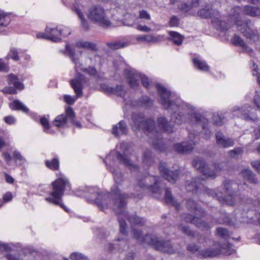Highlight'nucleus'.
Returning a JSON list of instances; mask_svg holds the SVG:
<instances>
[{
	"instance_id": "obj_1",
	"label": "nucleus",
	"mask_w": 260,
	"mask_h": 260,
	"mask_svg": "<svg viewBox=\"0 0 260 260\" xmlns=\"http://www.w3.org/2000/svg\"><path fill=\"white\" fill-rule=\"evenodd\" d=\"M202 181L203 179L200 178H192L191 181L187 180L185 183V188L188 191H191L193 193L203 190L208 196L217 198L223 205L233 206L235 204L237 191L234 189H236V187L238 186L236 183L231 180H225L223 183V191L216 192L204 186L202 183Z\"/></svg>"
},
{
	"instance_id": "obj_2",
	"label": "nucleus",
	"mask_w": 260,
	"mask_h": 260,
	"mask_svg": "<svg viewBox=\"0 0 260 260\" xmlns=\"http://www.w3.org/2000/svg\"><path fill=\"white\" fill-rule=\"evenodd\" d=\"M51 190L48 193L49 197L45 198L47 202L55 205L59 206L67 212L69 209L62 203V197L66 188H71V185L69 179L65 176L59 177L51 184Z\"/></svg>"
},
{
	"instance_id": "obj_3",
	"label": "nucleus",
	"mask_w": 260,
	"mask_h": 260,
	"mask_svg": "<svg viewBox=\"0 0 260 260\" xmlns=\"http://www.w3.org/2000/svg\"><path fill=\"white\" fill-rule=\"evenodd\" d=\"M134 238L139 241L142 244H148L152 246L158 251L162 252L173 253L174 252V248L170 241H165L160 239L155 235L147 234L143 236L142 232L133 229Z\"/></svg>"
},
{
	"instance_id": "obj_4",
	"label": "nucleus",
	"mask_w": 260,
	"mask_h": 260,
	"mask_svg": "<svg viewBox=\"0 0 260 260\" xmlns=\"http://www.w3.org/2000/svg\"><path fill=\"white\" fill-rule=\"evenodd\" d=\"M67 51L70 55L72 61L75 64V70L77 72L75 77L71 80L70 84L74 89L76 96L75 98L69 95H65L63 97L64 101L69 105L73 104L77 98L82 95V85L84 82V77L79 73H78V68L80 66L78 59L74 57V51L69 45H66Z\"/></svg>"
},
{
	"instance_id": "obj_5",
	"label": "nucleus",
	"mask_w": 260,
	"mask_h": 260,
	"mask_svg": "<svg viewBox=\"0 0 260 260\" xmlns=\"http://www.w3.org/2000/svg\"><path fill=\"white\" fill-rule=\"evenodd\" d=\"M186 206L187 209L194 212L195 215H191L189 214H185L183 218L186 222H189L195 224L199 229L202 230H208L211 226L208 223L202 220L201 217L204 216L205 211L202 209L193 200L188 199L187 201Z\"/></svg>"
},
{
	"instance_id": "obj_6",
	"label": "nucleus",
	"mask_w": 260,
	"mask_h": 260,
	"mask_svg": "<svg viewBox=\"0 0 260 260\" xmlns=\"http://www.w3.org/2000/svg\"><path fill=\"white\" fill-rule=\"evenodd\" d=\"M110 172L113 174V178L116 186L113 187L112 189V192L117 196L116 199L113 201L114 204L113 210L116 213H119L123 211V209L126 204V200L131 198L128 194H121L120 190L118 188V185L121 183L123 180V176L121 172H116L115 169L110 167L109 168Z\"/></svg>"
},
{
	"instance_id": "obj_7",
	"label": "nucleus",
	"mask_w": 260,
	"mask_h": 260,
	"mask_svg": "<svg viewBox=\"0 0 260 260\" xmlns=\"http://www.w3.org/2000/svg\"><path fill=\"white\" fill-rule=\"evenodd\" d=\"M88 18L103 27H108L111 22L108 19L104 8L100 5H93L90 7L87 14Z\"/></svg>"
},
{
	"instance_id": "obj_8",
	"label": "nucleus",
	"mask_w": 260,
	"mask_h": 260,
	"mask_svg": "<svg viewBox=\"0 0 260 260\" xmlns=\"http://www.w3.org/2000/svg\"><path fill=\"white\" fill-rule=\"evenodd\" d=\"M126 206V205L124 207L123 211H121V212L117 213L115 211V213L118 215V220L119 223L120 232L121 234L125 236H127L126 231L127 225L125 221L123 220L121 218V216H123L125 217H126L128 221L134 225L143 226L146 222V220L144 218H141L136 215H133L128 216L127 213L125 211Z\"/></svg>"
},
{
	"instance_id": "obj_9",
	"label": "nucleus",
	"mask_w": 260,
	"mask_h": 260,
	"mask_svg": "<svg viewBox=\"0 0 260 260\" xmlns=\"http://www.w3.org/2000/svg\"><path fill=\"white\" fill-rule=\"evenodd\" d=\"M159 177L150 176L146 177L145 178L139 176L137 178L139 186L143 189H148L153 193H157L158 196L160 194V189L158 186Z\"/></svg>"
},
{
	"instance_id": "obj_10",
	"label": "nucleus",
	"mask_w": 260,
	"mask_h": 260,
	"mask_svg": "<svg viewBox=\"0 0 260 260\" xmlns=\"http://www.w3.org/2000/svg\"><path fill=\"white\" fill-rule=\"evenodd\" d=\"M236 24L238 29L248 39L255 42L259 38V34L257 30L253 28L250 20L242 23L239 20H236Z\"/></svg>"
},
{
	"instance_id": "obj_11",
	"label": "nucleus",
	"mask_w": 260,
	"mask_h": 260,
	"mask_svg": "<svg viewBox=\"0 0 260 260\" xmlns=\"http://www.w3.org/2000/svg\"><path fill=\"white\" fill-rule=\"evenodd\" d=\"M124 73L131 87L135 88L137 87L139 84L140 79L144 87L147 88L149 87L150 84L149 80L145 76L141 75L134 70L129 69H126L124 71Z\"/></svg>"
},
{
	"instance_id": "obj_12",
	"label": "nucleus",
	"mask_w": 260,
	"mask_h": 260,
	"mask_svg": "<svg viewBox=\"0 0 260 260\" xmlns=\"http://www.w3.org/2000/svg\"><path fill=\"white\" fill-rule=\"evenodd\" d=\"M148 137H153L151 142L154 148L160 152H165L168 149V146L164 143L162 138V131H143Z\"/></svg>"
},
{
	"instance_id": "obj_13",
	"label": "nucleus",
	"mask_w": 260,
	"mask_h": 260,
	"mask_svg": "<svg viewBox=\"0 0 260 260\" xmlns=\"http://www.w3.org/2000/svg\"><path fill=\"white\" fill-rule=\"evenodd\" d=\"M159 170L162 177L168 181L175 183L179 178L181 174V170L172 171L169 170L165 162H160L159 165Z\"/></svg>"
},
{
	"instance_id": "obj_14",
	"label": "nucleus",
	"mask_w": 260,
	"mask_h": 260,
	"mask_svg": "<svg viewBox=\"0 0 260 260\" xmlns=\"http://www.w3.org/2000/svg\"><path fill=\"white\" fill-rule=\"evenodd\" d=\"M134 123L136 128L141 130H153L155 122L152 119H145L142 115L134 116Z\"/></svg>"
},
{
	"instance_id": "obj_15",
	"label": "nucleus",
	"mask_w": 260,
	"mask_h": 260,
	"mask_svg": "<svg viewBox=\"0 0 260 260\" xmlns=\"http://www.w3.org/2000/svg\"><path fill=\"white\" fill-rule=\"evenodd\" d=\"M192 166L200 172L205 178H215L214 171L210 170L205 161L199 158H195L192 161Z\"/></svg>"
},
{
	"instance_id": "obj_16",
	"label": "nucleus",
	"mask_w": 260,
	"mask_h": 260,
	"mask_svg": "<svg viewBox=\"0 0 260 260\" xmlns=\"http://www.w3.org/2000/svg\"><path fill=\"white\" fill-rule=\"evenodd\" d=\"M156 88L160 95L161 104L165 106V108L167 109H173V107L175 106V104L169 100L170 97L172 95L170 92L159 84L156 85Z\"/></svg>"
},
{
	"instance_id": "obj_17",
	"label": "nucleus",
	"mask_w": 260,
	"mask_h": 260,
	"mask_svg": "<svg viewBox=\"0 0 260 260\" xmlns=\"http://www.w3.org/2000/svg\"><path fill=\"white\" fill-rule=\"evenodd\" d=\"M198 15L203 18L218 19L219 17V12L216 10L213 9L210 5H207L198 11Z\"/></svg>"
},
{
	"instance_id": "obj_18",
	"label": "nucleus",
	"mask_w": 260,
	"mask_h": 260,
	"mask_svg": "<svg viewBox=\"0 0 260 260\" xmlns=\"http://www.w3.org/2000/svg\"><path fill=\"white\" fill-rule=\"evenodd\" d=\"M196 144L193 140L190 142H184L180 143H176L174 145L175 150L179 153H186L191 152L193 149V146Z\"/></svg>"
},
{
	"instance_id": "obj_19",
	"label": "nucleus",
	"mask_w": 260,
	"mask_h": 260,
	"mask_svg": "<svg viewBox=\"0 0 260 260\" xmlns=\"http://www.w3.org/2000/svg\"><path fill=\"white\" fill-rule=\"evenodd\" d=\"M94 196L95 197L94 201L102 210L109 207L111 202L109 194L95 193Z\"/></svg>"
},
{
	"instance_id": "obj_20",
	"label": "nucleus",
	"mask_w": 260,
	"mask_h": 260,
	"mask_svg": "<svg viewBox=\"0 0 260 260\" xmlns=\"http://www.w3.org/2000/svg\"><path fill=\"white\" fill-rule=\"evenodd\" d=\"M216 143L219 146L222 148H228L234 145V140L229 138L225 137L220 132L216 134Z\"/></svg>"
},
{
	"instance_id": "obj_21",
	"label": "nucleus",
	"mask_w": 260,
	"mask_h": 260,
	"mask_svg": "<svg viewBox=\"0 0 260 260\" xmlns=\"http://www.w3.org/2000/svg\"><path fill=\"white\" fill-rule=\"evenodd\" d=\"M220 253V249L210 248L199 251L198 253V257L200 258L213 257L217 256Z\"/></svg>"
},
{
	"instance_id": "obj_22",
	"label": "nucleus",
	"mask_w": 260,
	"mask_h": 260,
	"mask_svg": "<svg viewBox=\"0 0 260 260\" xmlns=\"http://www.w3.org/2000/svg\"><path fill=\"white\" fill-rule=\"evenodd\" d=\"M163 39L162 36H154L152 35H146L142 36H137L136 40L138 42H146V43H157L161 41Z\"/></svg>"
},
{
	"instance_id": "obj_23",
	"label": "nucleus",
	"mask_w": 260,
	"mask_h": 260,
	"mask_svg": "<svg viewBox=\"0 0 260 260\" xmlns=\"http://www.w3.org/2000/svg\"><path fill=\"white\" fill-rule=\"evenodd\" d=\"M117 157L120 162L128 167L132 172L137 171L139 170L138 166L133 164L129 158L125 154L118 152Z\"/></svg>"
},
{
	"instance_id": "obj_24",
	"label": "nucleus",
	"mask_w": 260,
	"mask_h": 260,
	"mask_svg": "<svg viewBox=\"0 0 260 260\" xmlns=\"http://www.w3.org/2000/svg\"><path fill=\"white\" fill-rule=\"evenodd\" d=\"M102 88L105 91L109 93H112L121 97L125 95V91L121 86H117L113 88L107 85L103 84L102 85Z\"/></svg>"
},
{
	"instance_id": "obj_25",
	"label": "nucleus",
	"mask_w": 260,
	"mask_h": 260,
	"mask_svg": "<svg viewBox=\"0 0 260 260\" xmlns=\"http://www.w3.org/2000/svg\"><path fill=\"white\" fill-rule=\"evenodd\" d=\"M248 109H251V108L249 106H245L244 108H242L241 110H238L233 111L239 115L240 113L246 120H251L255 121L257 118L255 116L252 115V113H250V110Z\"/></svg>"
},
{
	"instance_id": "obj_26",
	"label": "nucleus",
	"mask_w": 260,
	"mask_h": 260,
	"mask_svg": "<svg viewBox=\"0 0 260 260\" xmlns=\"http://www.w3.org/2000/svg\"><path fill=\"white\" fill-rule=\"evenodd\" d=\"M165 201L167 204L173 206L176 208V210H179L180 204L173 198L171 190L168 188H166Z\"/></svg>"
},
{
	"instance_id": "obj_27",
	"label": "nucleus",
	"mask_w": 260,
	"mask_h": 260,
	"mask_svg": "<svg viewBox=\"0 0 260 260\" xmlns=\"http://www.w3.org/2000/svg\"><path fill=\"white\" fill-rule=\"evenodd\" d=\"M68 115L65 114H62L56 117L52 122V124L57 127H62L67 123Z\"/></svg>"
},
{
	"instance_id": "obj_28",
	"label": "nucleus",
	"mask_w": 260,
	"mask_h": 260,
	"mask_svg": "<svg viewBox=\"0 0 260 260\" xmlns=\"http://www.w3.org/2000/svg\"><path fill=\"white\" fill-rule=\"evenodd\" d=\"M45 165L48 169L53 171H58L59 169V160L57 157H54L51 160H46Z\"/></svg>"
},
{
	"instance_id": "obj_29",
	"label": "nucleus",
	"mask_w": 260,
	"mask_h": 260,
	"mask_svg": "<svg viewBox=\"0 0 260 260\" xmlns=\"http://www.w3.org/2000/svg\"><path fill=\"white\" fill-rule=\"evenodd\" d=\"M10 107L14 110L21 111L25 113H28L29 109L21 102L15 100L10 104Z\"/></svg>"
},
{
	"instance_id": "obj_30",
	"label": "nucleus",
	"mask_w": 260,
	"mask_h": 260,
	"mask_svg": "<svg viewBox=\"0 0 260 260\" xmlns=\"http://www.w3.org/2000/svg\"><path fill=\"white\" fill-rule=\"evenodd\" d=\"M241 173L244 179L249 182L254 184L257 183V180L255 177L254 174L250 169H244L241 171Z\"/></svg>"
},
{
	"instance_id": "obj_31",
	"label": "nucleus",
	"mask_w": 260,
	"mask_h": 260,
	"mask_svg": "<svg viewBox=\"0 0 260 260\" xmlns=\"http://www.w3.org/2000/svg\"><path fill=\"white\" fill-rule=\"evenodd\" d=\"M232 43L236 46H241L243 49L246 50L249 54L252 52L251 49H249L243 40L239 36L235 35L232 39Z\"/></svg>"
},
{
	"instance_id": "obj_32",
	"label": "nucleus",
	"mask_w": 260,
	"mask_h": 260,
	"mask_svg": "<svg viewBox=\"0 0 260 260\" xmlns=\"http://www.w3.org/2000/svg\"><path fill=\"white\" fill-rule=\"evenodd\" d=\"M66 113H67L68 118L71 120L73 124L78 128H81L82 125L81 123L76 120H75V114L74 112L73 109L71 107H68L66 109Z\"/></svg>"
},
{
	"instance_id": "obj_33",
	"label": "nucleus",
	"mask_w": 260,
	"mask_h": 260,
	"mask_svg": "<svg viewBox=\"0 0 260 260\" xmlns=\"http://www.w3.org/2000/svg\"><path fill=\"white\" fill-rule=\"evenodd\" d=\"M243 14L250 16H256L260 14V9L257 7L246 6L243 9Z\"/></svg>"
},
{
	"instance_id": "obj_34",
	"label": "nucleus",
	"mask_w": 260,
	"mask_h": 260,
	"mask_svg": "<svg viewBox=\"0 0 260 260\" xmlns=\"http://www.w3.org/2000/svg\"><path fill=\"white\" fill-rule=\"evenodd\" d=\"M191 117L194 119L196 122L202 126L203 129L207 128L206 125L208 124V120L200 114L193 113Z\"/></svg>"
},
{
	"instance_id": "obj_35",
	"label": "nucleus",
	"mask_w": 260,
	"mask_h": 260,
	"mask_svg": "<svg viewBox=\"0 0 260 260\" xmlns=\"http://www.w3.org/2000/svg\"><path fill=\"white\" fill-rule=\"evenodd\" d=\"M74 10L78 15L79 19L81 20V25L84 30L87 31L89 28V25L88 21L84 18L83 15L80 9L76 7H74Z\"/></svg>"
},
{
	"instance_id": "obj_36",
	"label": "nucleus",
	"mask_w": 260,
	"mask_h": 260,
	"mask_svg": "<svg viewBox=\"0 0 260 260\" xmlns=\"http://www.w3.org/2000/svg\"><path fill=\"white\" fill-rule=\"evenodd\" d=\"M8 82L9 85H13L18 89H23V85L18 81L17 77L13 74H10L9 75Z\"/></svg>"
},
{
	"instance_id": "obj_37",
	"label": "nucleus",
	"mask_w": 260,
	"mask_h": 260,
	"mask_svg": "<svg viewBox=\"0 0 260 260\" xmlns=\"http://www.w3.org/2000/svg\"><path fill=\"white\" fill-rule=\"evenodd\" d=\"M169 35L171 37L172 40L175 44L178 46L182 44L184 38L183 36L176 31H170Z\"/></svg>"
},
{
	"instance_id": "obj_38",
	"label": "nucleus",
	"mask_w": 260,
	"mask_h": 260,
	"mask_svg": "<svg viewBox=\"0 0 260 260\" xmlns=\"http://www.w3.org/2000/svg\"><path fill=\"white\" fill-rule=\"evenodd\" d=\"M107 45L111 49L116 50L127 46L128 43L125 42L117 41L107 42Z\"/></svg>"
},
{
	"instance_id": "obj_39",
	"label": "nucleus",
	"mask_w": 260,
	"mask_h": 260,
	"mask_svg": "<svg viewBox=\"0 0 260 260\" xmlns=\"http://www.w3.org/2000/svg\"><path fill=\"white\" fill-rule=\"evenodd\" d=\"M76 45L78 48H83L91 50H94L96 48L95 44L87 41H79L76 43Z\"/></svg>"
},
{
	"instance_id": "obj_40",
	"label": "nucleus",
	"mask_w": 260,
	"mask_h": 260,
	"mask_svg": "<svg viewBox=\"0 0 260 260\" xmlns=\"http://www.w3.org/2000/svg\"><path fill=\"white\" fill-rule=\"evenodd\" d=\"M193 62L194 66L199 70L207 71L209 69V66L205 62L202 61L197 58H195L193 59Z\"/></svg>"
},
{
	"instance_id": "obj_41",
	"label": "nucleus",
	"mask_w": 260,
	"mask_h": 260,
	"mask_svg": "<svg viewBox=\"0 0 260 260\" xmlns=\"http://www.w3.org/2000/svg\"><path fill=\"white\" fill-rule=\"evenodd\" d=\"M143 163L147 166H151L153 163V158L151 156V152L149 150H146L143 155Z\"/></svg>"
},
{
	"instance_id": "obj_42",
	"label": "nucleus",
	"mask_w": 260,
	"mask_h": 260,
	"mask_svg": "<svg viewBox=\"0 0 260 260\" xmlns=\"http://www.w3.org/2000/svg\"><path fill=\"white\" fill-rule=\"evenodd\" d=\"M224 116L218 113H215L213 114L212 120L213 123L216 125H221L223 123Z\"/></svg>"
},
{
	"instance_id": "obj_43",
	"label": "nucleus",
	"mask_w": 260,
	"mask_h": 260,
	"mask_svg": "<svg viewBox=\"0 0 260 260\" xmlns=\"http://www.w3.org/2000/svg\"><path fill=\"white\" fill-rule=\"evenodd\" d=\"M37 37L38 38H42L49 40L54 42H59L61 40L60 39H59V38L57 37L56 36L52 34L51 36H48V35L45 34L44 33H39L37 35Z\"/></svg>"
},
{
	"instance_id": "obj_44",
	"label": "nucleus",
	"mask_w": 260,
	"mask_h": 260,
	"mask_svg": "<svg viewBox=\"0 0 260 260\" xmlns=\"http://www.w3.org/2000/svg\"><path fill=\"white\" fill-rule=\"evenodd\" d=\"M10 21V17L3 11L0 10V26H7Z\"/></svg>"
},
{
	"instance_id": "obj_45",
	"label": "nucleus",
	"mask_w": 260,
	"mask_h": 260,
	"mask_svg": "<svg viewBox=\"0 0 260 260\" xmlns=\"http://www.w3.org/2000/svg\"><path fill=\"white\" fill-rule=\"evenodd\" d=\"M13 155L16 163L18 162L20 165H22L25 162V159L21 155L19 152L14 151L13 153Z\"/></svg>"
},
{
	"instance_id": "obj_46",
	"label": "nucleus",
	"mask_w": 260,
	"mask_h": 260,
	"mask_svg": "<svg viewBox=\"0 0 260 260\" xmlns=\"http://www.w3.org/2000/svg\"><path fill=\"white\" fill-rule=\"evenodd\" d=\"M178 228L181 230L184 234L187 236L193 237L195 236V233L193 231H191L188 226H183L180 224L178 226Z\"/></svg>"
},
{
	"instance_id": "obj_47",
	"label": "nucleus",
	"mask_w": 260,
	"mask_h": 260,
	"mask_svg": "<svg viewBox=\"0 0 260 260\" xmlns=\"http://www.w3.org/2000/svg\"><path fill=\"white\" fill-rule=\"evenodd\" d=\"M71 260H89L88 258L79 252H73L70 256Z\"/></svg>"
},
{
	"instance_id": "obj_48",
	"label": "nucleus",
	"mask_w": 260,
	"mask_h": 260,
	"mask_svg": "<svg viewBox=\"0 0 260 260\" xmlns=\"http://www.w3.org/2000/svg\"><path fill=\"white\" fill-rule=\"evenodd\" d=\"M51 31H56L59 34L60 36H62L64 37H66L69 36L71 34V31L70 29L68 27H64L63 28L61 29H50Z\"/></svg>"
},
{
	"instance_id": "obj_49",
	"label": "nucleus",
	"mask_w": 260,
	"mask_h": 260,
	"mask_svg": "<svg viewBox=\"0 0 260 260\" xmlns=\"http://www.w3.org/2000/svg\"><path fill=\"white\" fill-rule=\"evenodd\" d=\"M243 14V10L242 8L239 6L235 7L231 10V15L233 17L238 18L239 16H241Z\"/></svg>"
},
{
	"instance_id": "obj_50",
	"label": "nucleus",
	"mask_w": 260,
	"mask_h": 260,
	"mask_svg": "<svg viewBox=\"0 0 260 260\" xmlns=\"http://www.w3.org/2000/svg\"><path fill=\"white\" fill-rule=\"evenodd\" d=\"M243 152V150L241 148H236L234 150H230L229 152L231 157L233 158H238Z\"/></svg>"
},
{
	"instance_id": "obj_51",
	"label": "nucleus",
	"mask_w": 260,
	"mask_h": 260,
	"mask_svg": "<svg viewBox=\"0 0 260 260\" xmlns=\"http://www.w3.org/2000/svg\"><path fill=\"white\" fill-rule=\"evenodd\" d=\"M216 231V234L221 238H226L229 236V231L225 228H218Z\"/></svg>"
},
{
	"instance_id": "obj_52",
	"label": "nucleus",
	"mask_w": 260,
	"mask_h": 260,
	"mask_svg": "<svg viewBox=\"0 0 260 260\" xmlns=\"http://www.w3.org/2000/svg\"><path fill=\"white\" fill-rule=\"evenodd\" d=\"M157 123L159 127L166 130L168 126L167 120L164 117H160L157 119Z\"/></svg>"
},
{
	"instance_id": "obj_53",
	"label": "nucleus",
	"mask_w": 260,
	"mask_h": 260,
	"mask_svg": "<svg viewBox=\"0 0 260 260\" xmlns=\"http://www.w3.org/2000/svg\"><path fill=\"white\" fill-rule=\"evenodd\" d=\"M235 252L236 250L229 246H228L226 249L222 248L220 249V253H223L225 255H230L235 253Z\"/></svg>"
},
{
	"instance_id": "obj_54",
	"label": "nucleus",
	"mask_w": 260,
	"mask_h": 260,
	"mask_svg": "<svg viewBox=\"0 0 260 260\" xmlns=\"http://www.w3.org/2000/svg\"><path fill=\"white\" fill-rule=\"evenodd\" d=\"M139 18L147 20H149L151 19L150 14L144 10H142L139 11Z\"/></svg>"
},
{
	"instance_id": "obj_55",
	"label": "nucleus",
	"mask_w": 260,
	"mask_h": 260,
	"mask_svg": "<svg viewBox=\"0 0 260 260\" xmlns=\"http://www.w3.org/2000/svg\"><path fill=\"white\" fill-rule=\"evenodd\" d=\"M81 70L90 76H94L96 74V70L94 67H88L87 68L82 69Z\"/></svg>"
},
{
	"instance_id": "obj_56",
	"label": "nucleus",
	"mask_w": 260,
	"mask_h": 260,
	"mask_svg": "<svg viewBox=\"0 0 260 260\" xmlns=\"http://www.w3.org/2000/svg\"><path fill=\"white\" fill-rule=\"evenodd\" d=\"M126 128V124L125 122L121 120L120 121L118 124L115 125L112 130H125Z\"/></svg>"
},
{
	"instance_id": "obj_57",
	"label": "nucleus",
	"mask_w": 260,
	"mask_h": 260,
	"mask_svg": "<svg viewBox=\"0 0 260 260\" xmlns=\"http://www.w3.org/2000/svg\"><path fill=\"white\" fill-rule=\"evenodd\" d=\"M13 194L11 192L8 191L6 192L3 196L4 203L10 202L13 199Z\"/></svg>"
},
{
	"instance_id": "obj_58",
	"label": "nucleus",
	"mask_w": 260,
	"mask_h": 260,
	"mask_svg": "<svg viewBox=\"0 0 260 260\" xmlns=\"http://www.w3.org/2000/svg\"><path fill=\"white\" fill-rule=\"evenodd\" d=\"M253 63V73L252 75L253 76H257V82L260 86V74H258L257 71V66L255 64L254 62Z\"/></svg>"
},
{
	"instance_id": "obj_59",
	"label": "nucleus",
	"mask_w": 260,
	"mask_h": 260,
	"mask_svg": "<svg viewBox=\"0 0 260 260\" xmlns=\"http://www.w3.org/2000/svg\"><path fill=\"white\" fill-rule=\"evenodd\" d=\"M179 19L176 16H174L171 18L169 21V25L172 27L177 26L179 24Z\"/></svg>"
},
{
	"instance_id": "obj_60",
	"label": "nucleus",
	"mask_w": 260,
	"mask_h": 260,
	"mask_svg": "<svg viewBox=\"0 0 260 260\" xmlns=\"http://www.w3.org/2000/svg\"><path fill=\"white\" fill-rule=\"evenodd\" d=\"M199 249V247L198 246L195 244H189L187 247V250L192 253H194L198 251Z\"/></svg>"
},
{
	"instance_id": "obj_61",
	"label": "nucleus",
	"mask_w": 260,
	"mask_h": 260,
	"mask_svg": "<svg viewBox=\"0 0 260 260\" xmlns=\"http://www.w3.org/2000/svg\"><path fill=\"white\" fill-rule=\"evenodd\" d=\"M136 29L139 31L148 32L151 31V29L146 25L138 24L136 26Z\"/></svg>"
},
{
	"instance_id": "obj_62",
	"label": "nucleus",
	"mask_w": 260,
	"mask_h": 260,
	"mask_svg": "<svg viewBox=\"0 0 260 260\" xmlns=\"http://www.w3.org/2000/svg\"><path fill=\"white\" fill-rule=\"evenodd\" d=\"M9 55L10 56V57L14 60H16V61H17L19 60V57H18V52L15 49H12L9 54Z\"/></svg>"
},
{
	"instance_id": "obj_63",
	"label": "nucleus",
	"mask_w": 260,
	"mask_h": 260,
	"mask_svg": "<svg viewBox=\"0 0 260 260\" xmlns=\"http://www.w3.org/2000/svg\"><path fill=\"white\" fill-rule=\"evenodd\" d=\"M129 18L130 19V21H128L127 23L126 24L128 26H132L133 24H134L137 19V18L136 16V15L133 14H128Z\"/></svg>"
},
{
	"instance_id": "obj_64",
	"label": "nucleus",
	"mask_w": 260,
	"mask_h": 260,
	"mask_svg": "<svg viewBox=\"0 0 260 260\" xmlns=\"http://www.w3.org/2000/svg\"><path fill=\"white\" fill-rule=\"evenodd\" d=\"M253 102L257 108L260 109V94L256 91V94L254 95Z\"/></svg>"
}]
</instances>
